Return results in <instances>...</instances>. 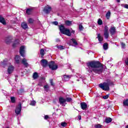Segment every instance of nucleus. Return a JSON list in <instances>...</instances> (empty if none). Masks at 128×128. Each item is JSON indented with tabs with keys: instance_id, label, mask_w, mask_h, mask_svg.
Instances as JSON below:
<instances>
[{
	"instance_id": "20e7f679",
	"label": "nucleus",
	"mask_w": 128,
	"mask_h": 128,
	"mask_svg": "<svg viewBox=\"0 0 128 128\" xmlns=\"http://www.w3.org/2000/svg\"><path fill=\"white\" fill-rule=\"evenodd\" d=\"M50 68L52 70H54L58 69V65L56 64L54 62L52 61L48 64Z\"/></svg>"
},
{
	"instance_id": "a878e982",
	"label": "nucleus",
	"mask_w": 128,
	"mask_h": 128,
	"mask_svg": "<svg viewBox=\"0 0 128 128\" xmlns=\"http://www.w3.org/2000/svg\"><path fill=\"white\" fill-rule=\"evenodd\" d=\"M112 118H106L105 119V122L107 124H110V122H112Z\"/></svg>"
},
{
	"instance_id": "473e14b6",
	"label": "nucleus",
	"mask_w": 128,
	"mask_h": 128,
	"mask_svg": "<svg viewBox=\"0 0 128 128\" xmlns=\"http://www.w3.org/2000/svg\"><path fill=\"white\" fill-rule=\"evenodd\" d=\"M98 26H102V20H100V18H99L98 21Z\"/></svg>"
},
{
	"instance_id": "4c0bfd02",
	"label": "nucleus",
	"mask_w": 128,
	"mask_h": 128,
	"mask_svg": "<svg viewBox=\"0 0 128 128\" xmlns=\"http://www.w3.org/2000/svg\"><path fill=\"white\" fill-rule=\"evenodd\" d=\"M29 24H32L34 22V20L32 18H30L28 20Z\"/></svg>"
},
{
	"instance_id": "3c124183",
	"label": "nucleus",
	"mask_w": 128,
	"mask_h": 128,
	"mask_svg": "<svg viewBox=\"0 0 128 128\" xmlns=\"http://www.w3.org/2000/svg\"><path fill=\"white\" fill-rule=\"evenodd\" d=\"M78 118L79 120H82V116H78Z\"/></svg>"
},
{
	"instance_id": "bb28decb",
	"label": "nucleus",
	"mask_w": 128,
	"mask_h": 128,
	"mask_svg": "<svg viewBox=\"0 0 128 128\" xmlns=\"http://www.w3.org/2000/svg\"><path fill=\"white\" fill-rule=\"evenodd\" d=\"M106 18L107 20H110V11L108 10L106 15Z\"/></svg>"
},
{
	"instance_id": "7ed1b4c3",
	"label": "nucleus",
	"mask_w": 128,
	"mask_h": 128,
	"mask_svg": "<svg viewBox=\"0 0 128 128\" xmlns=\"http://www.w3.org/2000/svg\"><path fill=\"white\" fill-rule=\"evenodd\" d=\"M110 82L108 81V82H103L99 84V88L103 90H110Z\"/></svg>"
},
{
	"instance_id": "c03bdc74",
	"label": "nucleus",
	"mask_w": 128,
	"mask_h": 128,
	"mask_svg": "<svg viewBox=\"0 0 128 128\" xmlns=\"http://www.w3.org/2000/svg\"><path fill=\"white\" fill-rule=\"evenodd\" d=\"M122 48H126V44L124 43H121Z\"/></svg>"
},
{
	"instance_id": "6ab92c4d",
	"label": "nucleus",
	"mask_w": 128,
	"mask_h": 128,
	"mask_svg": "<svg viewBox=\"0 0 128 128\" xmlns=\"http://www.w3.org/2000/svg\"><path fill=\"white\" fill-rule=\"evenodd\" d=\"M18 44H20V40H15L14 42L12 44V46L13 48H16V46H18Z\"/></svg>"
},
{
	"instance_id": "79ce46f5",
	"label": "nucleus",
	"mask_w": 128,
	"mask_h": 128,
	"mask_svg": "<svg viewBox=\"0 0 128 128\" xmlns=\"http://www.w3.org/2000/svg\"><path fill=\"white\" fill-rule=\"evenodd\" d=\"M79 30H84V27L82 26V24L79 25Z\"/></svg>"
},
{
	"instance_id": "ddd939ff",
	"label": "nucleus",
	"mask_w": 128,
	"mask_h": 128,
	"mask_svg": "<svg viewBox=\"0 0 128 128\" xmlns=\"http://www.w3.org/2000/svg\"><path fill=\"white\" fill-rule=\"evenodd\" d=\"M97 38H98V40L100 44H102V42L104 40V37L100 36V34H98L97 35Z\"/></svg>"
},
{
	"instance_id": "09e8293b",
	"label": "nucleus",
	"mask_w": 128,
	"mask_h": 128,
	"mask_svg": "<svg viewBox=\"0 0 128 128\" xmlns=\"http://www.w3.org/2000/svg\"><path fill=\"white\" fill-rule=\"evenodd\" d=\"M48 118H49L48 116L46 115V116H44V120H48Z\"/></svg>"
},
{
	"instance_id": "5701e85b",
	"label": "nucleus",
	"mask_w": 128,
	"mask_h": 128,
	"mask_svg": "<svg viewBox=\"0 0 128 128\" xmlns=\"http://www.w3.org/2000/svg\"><path fill=\"white\" fill-rule=\"evenodd\" d=\"M103 48L104 50H106L108 48V44L106 42L103 44Z\"/></svg>"
},
{
	"instance_id": "aec40b11",
	"label": "nucleus",
	"mask_w": 128,
	"mask_h": 128,
	"mask_svg": "<svg viewBox=\"0 0 128 128\" xmlns=\"http://www.w3.org/2000/svg\"><path fill=\"white\" fill-rule=\"evenodd\" d=\"M22 64H24V66H28V64L27 63L26 59V58H23V60L22 61Z\"/></svg>"
},
{
	"instance_id": "f257e3e1",
	"label": "nucleus",
	"mask_w": 128,
	"mask_h": 128,
	"mask_svg": "<svg viewBox=\"0 0 128 128\" xmlns=\"http://www.w3.org/2000/svg\"><path fill=\"white\" fill-rule=\"evenodd\" d=\"M88 67V72L90 74L94 72L100 74L104 70V66L102 64L98 61H91L86 64Z\"/></svg>"
},
{
	"instance_id": "1a4fd4ad",
	"label": "nucleus",
	"mask_w": 128,
	"mask_h": 128,
	"mask_svg": "<svg viewBox=\"0 0 128 128\" xmlns=\"http://www.w3.org/2000/svg\"><path fill=\"white\" fill-rule=\"evenodd\" d=\"M14 67L12 65H10L8 68V72L9 74H12V72H14Z\"/></svg>"
},
{
	"instance_id": "5fc2aeb1",
	"label": "nucleus",
	"mask_w": 128,
	"mask_h": 128,
	"mask_svg": "<svg viewBox=\"0 0 128 128\" xmlns=\"http://www.w3.org/2000/svg\"><path fill=\"white\" fill-rule=\"evenodd\" d=\"M6 44H10V43H8V42H7V43H6Z\"/></svg>"
},
{
	"instance_id": "f3484780",
	"label": "nucleus",
	"mask_w": 128,
	"mask_h": 128,
	"mask_svg": "<svg viewBox=\"0 0 128 128\" xmlns=\"http://www.w3.org/2000/svg\"><path fill=\"white\" fill-rule=\"evenodd\" d=\"M7 64H8V59H5L3 62H1L0 64L2 66H4V68L6 66Z\"/></svg>"
},
{
	"instance_id": "412c9836",
	"label": "nucleus",
	"mask_w": 128,
	"mask_h": 128,
	"mask_svg": "<svg viewBox=\"0 0 128 128\" xmlns=\"http://www.w3.org/2000/svg\"><path fill=\"white\" fill-rule=\"evenodd\" d=\"M21 26L22 28H24V30H26V28H28V24L26 23V22H22L21 24Z\"/></svg>"
},
{
	"instance_id": "a19ab883",
	"label": "nucleus",
	"mask_w": 128,
	"mask_h": 128,
	"mask_svg": "<svg viewBox=\"0 0 128 128\" xmlns=\"http://www.w3.org/2000/svg\"><path fill=\"white\" fill-rule=\"evenodd\" d=\"M12 102H16V99L14 97H11L10 98Z\"/></svg>"
},
{
	"instance_id": "f8f14e48",
	"label": "nucleus",
	"mask_w": 128,
	"mask_h": 128,
	"mask_svg": "<svg viewBox=\"0 0 128 128\" xmlns=\"http://www.w3.org/2000/svg\"><path fill=\"white\" fill-rule=\"evenodd\" d=\"M51 10H52V8L48 6L45 7V8H44V12L46 14H50Z\"/></svg>"
},
{
	"instance_id": "8fccbe9b",
	"label": "nucleus",
	"mask_w": 128,
	"mask_h": 128,
	"mask_svg": "<svg viewBox=\"0 0 128 128\" xmlns=\"http://www.w3.org/2000/svg\"><path fill=\"white\" fill-rule=\"evenodd\" d=\"M124 8H127L128 10V4H126L124 6Z\"/></svg>"
},
{
	"instance_id": "393cba45",
	"label": "nucleus",
	"mask_w": 128,
	"mask_h": 128,
	"mask_svg": "<svg viewBox=\"0 0 128 128\" xmlns=\"http://www.w3.org/2000/svg\"><path fill=\"white\" fill-rule=\"evenodd\" d=\"M44 88L46 92H48V90H50V86L48 84H46L44 86Z\"/></svg>"
},
{
	"instance_id": "dca6fc26",
	"label": "nucleus",
	"mask_w": 128,
	"mask_h": 128,
	"mask_svg": "<svg viewBox=\"0 0 128 128\" xmlns=\"http://www.w3.org/2000/svg\"><path fill=\"white\" fill-rule=\"evenodd\" d=\"M110 30L111 34L112 35L114 34H116V27L112 26Z\"/></svg>"
},
{
	"instance_id": "58836bf2",
	"label": "nucleus",
	"mask_w": 128,
	"mask_h": 128,
	"mask_svg": "<svg viewBox=\"0 0 128 128\" xmlns=\"http://www.w3.org/2000/svg\"><path fill=\"white\" fill-rule=\"evenodd\" d=\"M66 102H72V98H66Z\"/></svg>"
},
{
	"instance_id": "864d4df0",
	"label": "nucleus",
	"mask_w": 128,
	"mask_h": 128,
	"mask_svg": "<svg viewBox=\"0 0 128 128\" xmlns=\"http://www.w3.org/2000/svg\"><path fill=\"white\" fill-rule=\"evenodd\" d=\"M126 128H128V125L126 126Z\"/></svg>"
},
{
	"instance_id": "f03ea898",
	"label": "nucleus",
	"mask_w": 128,
	"mask_h": 128,
	"mask_svg": "<svg viewBox=\"0 0 128 128\" xmlns=\"http://www.w3.org/2000/svg\"><path fill=\"white\" fill-rule=\"evenodd\" d=\"M59 30L63 34H66L68 36H72V34H74V30H70L67 28H66L64 26L62 25H59Z\"/></svg>"
},
{
	"instance_id": "c756f323",
	"label": "nucleus",
	"mask_w": 128,
	"mask_h": 128,
	"mask_svg": "<svg viewBox=\"0 0 128 128\" xmlns=\"http://www.w3.org/2000/svg\"><path fill=\"white\" fill-rule=\"evenodd\" d=\"M58 50H64V46H56Z\"/></svg>"
},
{
	"instance_id": "4d7b16f0",
	"label": "nucleus",
	"mask_w": 128,
	"mask_h": 128,
	"mask_svg": "<svg viewBox=\"0 0 128 128\" xmlns=\"http://www.w3.org/2000/svg\"><path fill=\"white\" fill-rule=\"evenodd\" d=\"M6 128H10V127H6Z\"/></svg>"
},
{
	"instance_id": "a211bd4d",
	"label": "nucleus",
	"mask_w": 128,
	"mask_h": 128,
	"mask_svg": "<svg viewBox=\"0 0 128 128\" xmlns=\"http://www.w3.org/2000/svg\"><path fill=\"white\" fill-rule=\"evenodd\" d=\"M70 76L65 75L64 76L63 80L65 82H68V81L70 80Z\"/></svg>"
},
{
	"instance_id": "39448f33",
	"label": "nucleus",
	"mask_w": 128,
	"mask_h": 128,
	"mask_svg": "<svg viewBox=\"0 0 128 128\" xmlns=\"http://www.w3.org/2000/svg\"><path fill=\"white\" fill-rule=\"evenodd\" d=\"M26 50V46H22L20 47V54L24 58L26 56L24 55V50Z\"/></svg>"
},
{
	"instance_id": "cd10ccee",
	"label": "nucleus",
	"mask_w": 128,
	"mask_h": 128,
	"mask_svg": "<svg viewBox=\"0 0 128 128\" xmlns=\"http://www.w3.org/2000/svg\"><path fill=\"white\" fill-rule=\"evenodd\" d=\"M40 54L41 55L42 58H44V49L40 50Z\"/></svg>"
},
{
	"instance_id": "c9c22d12",
	"label": "nucleus",
	"mask_w": 128,
	"mask_h": 128,
	"mask_svg": "<svg viewBox=\"0 0 128 128\" xmlns=\"http://www.w3.org/2000/svg\"><path fill=\"white\" fill-rule=\"evenodd\" d=\"M36 102L35 100H32L30 102V106H36Z\"/></svg>"
},
{
	"instance_id": "b1692460",
	"label": "nucleus",
	"mask_w": 128,
	"mask_h": 128,
	"mask_svg": "<svg viewBox=\"0 0 128 128\" xmlns=\"http://www.w3.org/2000/svg\"><path fill=\"white\" fill-rule=\"evenodd\" d=\"M32 78L34 80H36V78H38V72H34L33 74Z\"/></svg>"
},
{
	"instance_id": "2f4dec72",
	"label": "nucleus",
	"mask_w": 128,
	"mask_h": 128,
	"mask_svg": "<svg viewBox=\"0 0 128 128\" xmlns=\"http://www.w3.org/2000/svg\"><path fill=\"white\" fill-rule=\"evenodd\" d=\"M65 24L66 26H70L72 24V22L69 20H66L65 22Z\"/></svg>"
},
{
	"instance_id": "423d86ee",
	"label": "nucleus",
	"mask_w": 128,
	"mask_h": 128,
	"mask_svg": "<svg viewBox=\"0 0 128 128\" xmlns=\"http://www.w3.org/2000/svg\"><path fill=\"white\" fill-rule=\"evenodd\" d=\"M20 112H22V103H19L16 108L15 112L17 114H20Z\"/></svg>"
},
{
	"instance_id": "e433bc0d",
	"label": "nucleus",
	"mask_w": 128,
	"mask_h": 128,
	"mask_svg": "<svg viewBox=\"0 0 128 128\" xmlns=\"http://www.w3.org/2000/svg\"><path fill=\"white\" fill-rule=\"evenodd\" d=\"M18 94H22V92H24V90L22 89H20L19 90L18 92Z\"/></svg>"
},
{
	"instance_id": "7c9ffc66",
	"label": "nucleus",
	"mask_w": 128,
	"mask_h": 128,
	"mask_svg": "<svg viewBox=\"0 0 128 128\" xmlns=\"http://www.w3.org/2000/svg\"><path fill=\"white\" fill-rule=\"evenodd\" d=\"M123 104L124 106H128V99H126V100L124 101Z\"/></svg>"
},
{
	"instance_id": "603ef678",
	"label": "nucleus",
	"mask_w": 128,
	"mask_h": 128,
	"mask_svg": "<svg viewBox=\"0 0 128 128\" xmlns=\"http://www.w3.org/2000/svg\"><path fill=\"white\" fill-rule=\"evenodd\" d=\"M116 2H120V0H116Z\"/></svg>"
},
{
	"instance_id": "49530a36",
	"label": "nucleus",
	"mask_w": 128,
	"mask_h": 128,
	"mask_svg": "<svg viewBox=\"0 0 128 128\" xmlns=\"http://www.w3.org/2000/svg\"><path fill=\"white\" fill-rule=\"evenodd\" d=\"M125 64L126 66H128V58H127L125 60Z\"/></svg>"
},
{
	"instance_id": "9b49d317",
	"label": "nucleus",
	"mask_w": 128,
	"mask_h": 128,
	"mask_svg": "<svg viewBox=\"0 0 128 128\" xmlns=\"http://www.w3.org/2000/svg\"><path fill=\"white\" fill-rule=\"evenodd\" d=\"M80 106L81 108L83 110H86L88 108V104H86V103L82 102L80 103Z\"/></svg>"
},
{
	"instance_id": "72a5a7b5",
	"label": "nucleus",
	"mask_w": 128,
	"mask_h": 128,
	"mask_svg": "<svg viewBox=\"0 0 128 128\" xmlns=\"http://www.w3.org/2000/svg\"><path fill=\"white\" fill-rule=\"evenodd\" d=\"M61 126H64V128L68 126V124H66V122H62L61 123Z\"/></svg>"
},
{
	"instance_id": "a18cd8bd",
	"label": "nucleus",
	"mask_w": 128,
	"mask_h": 128,
	"mask_svg": "<svg viewBox=\"0 0 128 128\" xmlns=\"http://www.w3.org/2000/svg\"><path fill=\"white\" fill-rule=\"evenodd\" d=\"M103 98H104V100H108V95L107 94V95H106V96H103Z\"/></svg>"
},
{
	"instance_id": "c85d7f7f",
	"label": "nucleus",
	"mask_w": 128,
	"mask_h": 128,
	"mask_svg": "<svg viewBox=\"0 0 128 128\" xmlns=\"http://www.w3.org/2000/svg\"><path fill=\"white\" fill-rule=\"evenodd\" d=\"M110 34H108V32H104V36L105 38L108 39V36Z\"/></svg>"
},
{
	"instance_id": "9d476101",
	"label": "nucleus",
	"mask_w": 128,
	"mask_h": 128,
	"mask_svg": "<svg viewBox=\"0 0 128 128\" xmlns=\"http://www.w3.org/2000/svg\"><path fill=\"white\" fill-rule=\"evenodd\" d=\"M48 60L45 59L41 60V66H42L44 68H46L48 66Z\"/></svg>"
},
{
	"instance_id": "6e6d98bb",
	"label": "nucleus",
	"mask_w": 128,
	"mask_h": 128,
	"mask_svg": "<svg viewBox=\"0 0 128 128\" xmlns=\"http://www.w3.org/2000/svg\"><path fill=\"white\" fill-rule=\"evenodd\" d=\"M78 80V82H80V80Z\"/></svg>"
},
{
	"instance_id": "de8ad7c7",
	"label": "nucleus",
	"mask_w": 128,
	"mask_h": 128,
	"mask_svg": "<svg viewBox=\"0 0 128 128\" xmlns=\"http://www.w3.org/2000/svg\"><path fill=\"white\" fill-rule=\"evenodd\" d=\"M50 84L51 86H54V82H52V80H50Z\"/></svg>"
},
{
	"instance_id": "6e6552de",
	"label": "nucleus",
	"mask_w": 128,
	"mask_h": 128,
	"mask_svg": "<svg viewBox=\"0 0 128 128\" xmlns=\"http://www.w3.org/2000/svg\"><path fill=\"white\" fill-rule=\"evenodd\" d=\"M71 41L72 43H67L69 46H78V42L74 38H72Z\"/></svg>"
},
{
	"instance_id": "f704fd0d",
	"label": "nucleus",
	"mask_w": 128,
	"mask_h": 128,
	"mask_svg": "<svg viewBox=\"0 0 128 128\" xmlns=\"http://www.w3.org/2000/svg\"><path fill=\"white\" fill-rule=\"evenodd\" d=\"M102 126L100 125V124H97L94 126L95 128H102Z\"/></svg>"
},
{
	"instance_id": "4468645a",
	"label": "nucleus",
	"mask_w": 128,
	"mask_h": 128,
	"mask_svg": "<svg viewBox=\"0 0 128 128\" xmlns=\"http://www.w3.org/2000/svg\"><path fill=\"white\" fill-rule=\"evenodd\" d=\"M0 22L1 24H2L4 26H6V20L2 16L0 15Z\"/></svg>"
},
{
	"instance_id": "4be33fe9",
	"label": "nucleus",
	"mask_w": 128,
	"mask_h": 128,
	"mask_svg": "<svg viewBox=\"0 0 128 128\" xmlns=\"http://www.w3.org/2000/svg\"><path fill=\"white\" fill-rule=\"evenodd\" d=\"M32 12V8H28L26 9V14H31Z\"/></svg>"
},
{
	"instance_id": "ea45409f",
	"label": "nucleus",
	"mask_w": 128,
	"mask_h": 128,
	"mask_svg": "<svg viewBox=\"0 0 128 128\" xmlns=\"http://www.w3.org/2000/svg\"><path fill=\"white\" fill-rule=\"evenodd\" d=\"M104 32H108V26H105Z\"/></svg>"
},
{
	"instance_id": "37998d69",
	"label": "nucleus",
	"mask_w": 128,
	"mask_h": 128,
	"mask_svg": "<svg viewBox=\"0 0 128 128\" xmlns=\"http://www.w3.org/2000/svg\"><path fill=\"white\" fill-rule=\"evenodd\" d=\"M52 24H54V26H58V22L56 21H54L52 22Z\"/></svg>"
},
{
	"instance_id": "0eeeda50",
	"label": "nucleus",
	"mask_w": 128,
	"mask_h": 128,
	"mask_svg": "<svg viewBox=\"0 0 128 128\" xmlns=\"http://www.w3.org/2000/svg\"><path fill=\"white\" fill-rule=\"evenodd\" d=\"M66 100L64 98L60 97L59 98V102L60 104H62V106H66Z\"/></svg>"
},
{
	"instance_id": "2eb2a0df",
	"label": "nucleus",
	"mask_w": 128,
	"mask_h": 128,
	"mask_svg": "<svg viewBox=\"0 0 128 128\" xmlns=\"http://www.w3.org/2000/svg\"><path fill=\"white\" fill-rule=\"evenodd\" d=\"M15 61L16 64H20V56L18 55H16L15 56Z\"/></svg>"
}]
</instances>
